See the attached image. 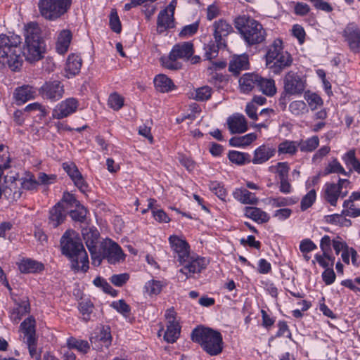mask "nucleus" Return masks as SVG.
Instances as JSON below:
<instances>
[{"mask_svg": "<svg viewBox=\"0 0 360 360\" xmlns=\"http://www.w3.org/2000/svg\"><path fill=\"white\" fill-rule=\"evenodd\" d=\"M103 257L108 259L111 264L123 261L125 258L120 246L110 239H106L101 243Z\"/></svg>", "mask_w": 360, "mask_h": 360, "instance_id": "9d476101", "label": "nucleus"}, {"mask_svg": "<svg viewBox=\"0 0 360 360\" xmlns=\"http://www.w3.org/2000/svg\"><path fill=\"white\" fill-rule=\"evenodd\" d=\"M342 174L343 175L349 176V173L345 171L341 164L338 161L337 159L331 160L328 165L325 167L323 171L324 175H328L330 174Z\"/></svg>", "mask_w": 360, "mask_h": 360, "instance_id": "79ce46f5", "label": "nucleus"}, {"mask_svg": "<svg viewBox=\"0 0 360 360\" xmlns=\"http://www.w3.org/2000/svg\"><path fill=\"white\" fill-rule=\"evenodd\" d=\"M330 245L331 240L330 237L327 235L324 236L321 240L320 248L323 252L324 257H326L328 260L330 261L333 264L335 258L329 255V252L331 251Z\"/></svg>", "mask_w": 360, "mask_h": 360, "instance_id": "864d4df0", "label": "nucleus"}, {"mask_svg": "<svg viewBox=\"0 0 360 360\" xmlns=\"http://www.w3.org/2000/svg\"><path fill=\"white\" fill-rule=\"evenodd\" d=\"M298 142L293 141H284L278 146V152L279 154L294 155L298 148Z\"/></svg>", "mask_w": 360, "mask_h": 360, "instance_id": "37998d69", "label": "nucleus"}, {"mask_svg": "<svg viewBox=\"0 0 360 360\" xmlns=\"http://www.w3.org/2000/svg\"><path fill=\"white\" fill-rule=\"evenodd\" d=\"M62 254L71 262V269L75 271H87L89 259L81 240L72 230L66 231L60 238Z\"/></svg>", "mask_w": 360, "mask_h": 360, "instance_id": "f257e3e1", "label": "nucleus"}, {"mask_svg": "<svg viewBox=\"0 0 360 360\" xmlns=\"http://www.w3.org/2000/svg\"><path fill=\"white\" fill-rule=\"evenodd\" d=\"M84 240L89 251L96 249V244L99 237V233L96 229H85L82 231Z\"/></svg>", "mask_w": 360, "mask_h": 360, "instance_id": "2f4dec72", "label": "nucleus"}, {"mask_svg": "<svg viewBox=\"0 0 360 360\" xmlns=\"http://www.w3.org/2000/svg\"><path fill=\"white\" fill-rule=\"evenodd\" d=\"M174 14L169 13V11L165 9L162 10L158 15V31L161 33L165 32L167 29L174 27Z\"/></svg>", "mask_w": 360, "mask_h": 360, "instance_id": "393cba45", "label": "nucleus"}, {"mask_svg": "<svg viewBox=\"0 0 360 360\" xmlns=\"http://www.w3.org/2000/svg\"><path fill=\"white\" fill-rule=\"evenodd\" d=\"M148 202V207L152 210L153 216L157 221L167 223L170 221L169 217L162 210L153 207V204L156 202L154 199L150 198Z\"/></svg>", "mask_w": 360, "mask_h": 360, "instance_id": "ea45409f", "label": "nucleus"}, {"mask_svg": "<svg viewBox=\"0 0 360 360\" xmlns=\"http://www.w3.org/2000/svg\"><path fill=\"white\" fill-rule=\"evenodd\" d=\"M249 63L247 56L241 55L234 57L229 63V70L230 72L237 75L240 71L248 68Z\"/></svg>", "mask_w": 360, "mask_h": 360, "instance_id": "7c9ffc66", "label": "nucleus"}, {"mask_svg": "<svg viewBox=\"0 0 360 360\" xmlns=\"http://www.w3.org/2000/svg\"><path fill=\"white\" fill-rule=\"evenodd\" d=\"M68 345L70 348L75 349L83 354L87 353L90 348V345L86 340H77L73 338L68 340Z\"/></svg>", "mask_w": 360, "mask_h": 360, "instance_id": "49530a36", "label": "nucleus"}, {"mask_svg": "<svg viewBox=\"0 0 360 360\" xmlns=\"http://www.w3.org/2000/svg\"><path fill=\"white\" fill-rule=\"evenodd\" d=\"M223 46H219L217 44H214L213 41H210L205 46V57L207 60H212L218 56L219 49Z\"/></svg>", "mask_w": 360, "mask_h": 360, "instance_id": "603ef678", "label": "nucleus"}, {"mask_svg": "<svg viewBox=\"0 0 360 360\" xmlns=\"http://www.w3.org/2000/svg\"><path fill=\"white\" fill-rule=\"evenodd\" d=\"M236 29L241 38L248 46L263 43L266 37V32L263 25L248 15H239L234 20Z\"/></svg>", "mask_w": 360, "mask_h": 360, "instance_id": "7ed1b4c3", "label": "nucleus"}, {"mask_svg": "<svg viewBox=\"0 0 360 360\" xmlns=\"http://www.w3.org/2000/svg\"><path fill=\"white\" fill-rule=\"evenodd\" d=\"M154 84L156 89L162 93L168 92L174 87L172 79L165 75L156 76L154 79Z\"/></svg>", "mask_w": 360, "mask_h": 360, "instance_id": "72a5a7b5", "label": "nucleus"}, {"mask_svg": "<svg viewBox=\"0 0 360 360\" xmlns=\"http://www.w3.org/2000/svg\"><path fill=\"white\" fill-rule=\"evenodd\" d=\"M63 169L72 181L82 174L78 170L77 166L73 163H64Z\"/></svg>", "mask_w": 360, "mask_h": 360, "instance_id": "338daca9", "label": "nucleus"}, {"mask_svg": "<svg viewBox=\"0 0 360 360\" xmlns=\"http://www.w3.org/2000/svg\"><path fill=\"white\" fill-rule=\"evenodd\" d=\"M75 209L70 211V216L72 220L78 222H84L87 214V210L82 205H79L75 207Z\"/></svg>", "mask_w": 360, "mask_h": 360, "instance_id": "09e8293b", "label": "nucleus"}, {"mask_svg": "<svg viewBox=\"0 0 360 360\" xmlns=\"http://www.w3.org/2000/svg\"><path fill=\"white\" fill-rule=\"evenodd\" d=\"M244 214L247 217L258 224L266 223L270 219V217L266 212L256 207H245Z\"/></svg>", "mask_w": 360, "mask_h": 360, "instance_id": "a878e982", "label": "nucleus"}, {"mask_svg": "<svg viewBox=\"0 0 360 360\" xmlns=\"http://www.w3.org/2000/svg\"><path fill=\"white\" fill-rule=\"evenodd\" d=\"M78 101L75 98H68L58 103L53 110L54 119L60 120L74 113L77 108Z\"/></svg>", "mask_w": 360, "mask_h": 360, "instance_id": "ddd939ff", "label": "nucleus"}, {"mask_svg": "<svg viewBox=\"0 0 360 360\" xmlns=\"http://www.w3.org/2000/svg\"><path fill=\"white\" fill-rule=\"evenodd\" d=\"M227 124L231 134H241L248 129L246 119L242 115L229 117L227 120Z\"/></svg>", "mask_w": 360, "mask_h": 360, "instance_id": "4be33fe9", "label": "nucleus"}, {"mask_svg": "<svg viewBox=\"0 0 360 360\" xmlns=\"http://www.w3.org/2000/svg\"><path fill=\"white\" fill-rule=\"evenodd\" d=\"M18 269L23 274H34L42 271L44 265L31 259H24L18 263Z\"/></svg>", "mask_w": 360, "mask_h": 360, "instance_id": "cd10ccee", "label": "nucleus"}, {"mask_svg": "<svg viewBox=\"0 0 360 360\" xmlns=\"http://www.w3.org/2000/svg\"><path fill=\"white\" fill-rule=\"evenodd\" d=\"M129 276L128 274L124 273L120 274L112 275L110 280V282L115 286L121 287L127 283L129 280Z\"/></svg>", "mask_w": 360, "mask_h": 360, "instance_id": "69168bd1", "label": "nucleus"}, {"mask_svg": "<svg viewBox=\"0 0 360 360\" xmlns=\"http://www.w3.org/2000/svg\"><path fill=\"white\" fill-rule=\"evenodd\" d=\"M212 27L215 43L219 46H226L224 38L233 32L232 26L226 20L219 19L213 23Z\"/></svg>", "mask_w": 360, "mask_h": 360, "instance_id": "dca6fc26", "label": "nucleus"}, {"mask_svg": "<svg viewBox=\"0 0 360 360\" xmlns=\"http://www.w3.org/2000/svg\"><path fill=\"white\" fill-rule=\"evenodd\" d=\"M233 198L243 204L257 205L259 200L255 194L245 188H236L233 192Z\"/></svg>", "mask_w": 360, "mask_h": 360, "instance_id": "bb28decb", "label": "nucleus"}, {"mask_svg": "<svg viewBox=\"0 0 360 360\" xmlns=\"http://www.w3.org/2000/svg\"><path fill=\"white\" fill-rule=\"evenodd\" d=\"M257 89L268 96H274L276 92L275 82L272 79L263 78L259 76Z\"/></svg>", "mask_w": 360, "mask_h": 360, "instance_id": "f704fd0d", "label": "nucleus"}, {"mask_svg": "<svg viewBox=\"0 0 360 360\" xmlns=\"http://www.w3.org/2000/svg\"><path fill=\"white\" fill-rule=\"evenodd\" d=\"M342 35L350 50L354 53H359L360 51V30L358 26L354 23L348 24Z\"/></svg>", "mask_w": 360, "mask_h": 360, "instance_id": "4468645a", "label": "nucleus"}, {"mask_svg": "<svg viewBox=\"0 0 360 360\" xmlns=\"http://www.w3.org/2000/svg\"><path fill=\"white\" fill-rule=\"evenodd\" d=\"M82 65V60L81 57L76 54H70L68 57L65 65V76L68 78L77 75L81 69Z\"/></svg>", "mask_w": 360, "mask_h": 360, "instance_id": "b1692460", "label": "nucleus"}, {"mask_svg": "<svg viewBox=\"0 0 360 360\" xmlns=\"http://www.w3.org/2000/svg\"><path fill=\"white\" fill-rule=\"evenodd\" d=\"M161 61L162 65L169 70H178L181 68V63L177 61L176 57L172 56V53H169L168 57H162Z\"/></svg>", "mask_w": 360, "mask_h": 360, "instance_id": "4d7b16f0", "label": "nucleus"}, {"mask_svg": "<svg viewBox=\"0 0 360 360\" xmlns=\"http://www.w3.org/2000/svg\"><path fill=\"white\" fill-rule=\"evenodd\" d=\"M9 160L3 165H0V198L2 195H4L8 200H17L20 196V192L15 191L13 193H9L8 189L6 188H3V185L1 184V176L3 175V169H6L10 167Z\"/></svg>", "mask_w": 360, "mask_h": 360, "instance_id": "4c0bfd02", "label": "nucleus"}, {"mask_svg": "<svg viewBox=\"0 0 360 360\" xmlns=\"http://www.w3.org/2000/svg\"><path fill=\"white\" fill-rule=\"evenodd\" d=\"M110 26L115 33H120L122 30L121 22L116 11L112 10L110 15Z\"/></svg>", "mask_w": 360, "mask_h": 360, "instance_id": "680f3d73", "label": "nucleus"}, {"mask_svg": "<svg viewBox=\"0 0 360 360\" xmlns=\"http://www.w3.org/2000/svg\"><path fill=\"white\" fill-rule=\"evenodd\" d=\"M59 202H62V207H66L67 212H68V210L70 207H74L80 205L79 202L75 198L74 195L68 192L63 193V198Z\"/></svg>", "mask_w": 360, "mask_h": 360, "instance_id": "5fc2aeb1", "label": "nucleus"}, {"mask_svg": "<svg viewBox=\"0 0 360 360\" xmlns=\"http://www.w3.org/2000/svg\"><path fill=\"white\" fill-rule=\"evenodd\" d=\"M66 207H62V202H58L49 211V224L53 228L61 224L66 217Z\"/></svg>", "mask_w": 360, "mask_h": 360, "instance_id": "412c9836", "label": "nucleus"}, {"mask_svg": "<svg viewBox=\"0 0 360 360\" xmlns=\"http://www.w3.org/2000/svg\"><path fill=\"white\" fill-rule=\"evenodd\" d=\"M284 90L290 95L302 94L306 87V80L293 71L288 72L283 79Z\"/></svg>", "mask_w": 360, "mask_h": 360, "instance_id": "6e6552de", "label": "nucleus"}, {"mask_svg": "<svg viewBox=\"0 0 360 360\" xmlns=\"http://www.w3.org/2000/svg\"><path fill=\"white\" fill-rule=\"evenodd\" d=\"M259 75L255 73H245L239 79L240 89L243 93H249L257 88Z\"/></svg>", "mask_w": 360, "mask_h": 360, "instance_id": "5701e85b", "label": "nucleus"}, {"mask_svg": "<svg viewBox=\"0 0 360 360\" xmlns=\"http://www.w3.org/2000/svg\"><path fill=\"white\" fill-rule=\"evenodd\" d=\"M72 40V33L68 30H63L58 34L56 49L58 53L64 54L68 50Z\"/></svg>", "mask_w": 360, "mask_h": 360, "instance_id": "c756f323", "label": "nucleus"}, {"mask_svg": "<svg viewBox=\"0 0 360 360\" xmlns=\"http://www.w3.org/2000/svg\"><path fill=\"white\" fill-rule=\"evenodd\" d=\"M191 339L211 356H217L222 352V335L210 328L201 326L195 328L191 333Z\"/></svg>", "mask_w": 360, "mask_h": 360, "instance_id": "39448f33", "label": "nucleus"}, {"mask_svg": "<svg viewBox=\"0 0 360 360\" xmlns=\"http://www.w3.org/2000/svg\"><path fill=\"white\" fill-rule=\"evenodd\" d=\"M181 328L179 323H167L164 339L168 343H174L179 338Z\"/></svg>", "mask_w": 360, "mask_h": 360, "instance_id": "c9c22d12", "label": "nucleus"}, {"mask_svg": "<svg viewBox=\"0 0 360 360\" xmlns=\"http://www.w3.org/2000/svg\"><path fill=\"white\" fill-rule=\"evenodd\" d=\"M210 189L221 200H224L226 197V191L224 186L218 181H211L209 184Z\"/></svg>", "mask_w": 360, "mask_h": 360, "instance_id": "052dcab7", "label": "nucleus"}, {"mask_svg": "<svg viewBox=\"0 0 360 360\" xmlns=\"http://www.w3.org/2000/svg\"><path fill=\"white\" fill-rule=\"evenodd\" d=\"M342 207V214H343V216L353 218L360 216V208L357 207L354 202H351V200H345Z\"/></svg>", "mask_w": 360, "mask_h": 360, "instance_id": "c03bdc74", "label": "nucleus"}, {"mask_svg": "<svg viewBox=\"0 0 360 360\" xmlns=\"http://www.w3.org/2000/svg\"><path fill=\"white\" fill-rule=\"evenodd\" d=\"M111 342L112 336L108 326H102L90 337L91 345L96 350H101L103 347L108 348Z\"/></svg>", "mask_w": 360, "mask_h": 360, "instance_id": "f8f14e48", "label": "nucleus"}, {"mask_svg": "<svg viewBox=\"0 0 360 360\" xmlns=\"http://www.w3.org/2000/svg\"><path fill=\"white\" fill-rule=\"evenodd\" d=\"M145 289L146 292L150 295H158L162 288V285L160 281L151 280L148 281L145 285Z\"/></svg>", "mask_w": 360, "mask_h": 360, "instance_id": "3c124183", "label": "nucleus"}, {"mask_svg": "<svg viewBox=\"0 0 360 360\" xmlns=\"http://www.w3.org/2000/svg\"><path fill=\"white\" fill-rule=\"evenodd\" d=\"M36 91L29 85L22 86L16 89L15 92V98L18 105L25 103L27 101L34 98Z\"/></svg>", "mask_w": 360, "mask_h": 360, "instance_id": "c85d7f7f", "label": "nucleus"}, {"mask_svg": "<svg viewBox=\"0 0 360 360\" xmlns=\"http://www.w3.org/2000/svg\"><path fill=\"white\" fill-rule=\"evenodd\" d=\"M199 27L198 22H195L192 24L186 25L183 27L180 32L181 37L192 36L197 32Z\"/></svg>", "mask_w": 360, "mask_h": 360, "instance_id": "774afa93", "label": "nucleus"}, {"mask_svg": "<svg viewBox=\"0 0 360 360\" xmlns=\"http://www.w3.org/2000/svg\"><path fill=\"white\" fill-rule=\"evenodd\" d=\"M18 174L13 172H11L10 174H6L4 176V183L6 184L5 188L8 189L9 193H12L13 189L16 188L15 181L18 180Z\"/></svg>", "mask_w": 360, "mask_h": 360, "instance_id": "e2e57ef3", "label": "nucleus"}, {"mask_svg": "<svg viewBox=\"0 0 360 360\" xmlns=\"http://www.w3.org/2000/svg\"><path fill=\"white\" fill-rule=\"evenodd\" d=\"M182 264H185L180 269V272L184 274L187 278L195 273H200L206 266V261L204 258H193L190 255L188 261L183 262Z\"/></svg>", "mask_w": 360, "mask_h": 360, "instance_id": "f3484780", "label": "nucleus"}, {"mask_svg": "<svg viewBox=\"0 0 360 360\" xmlns=\"http://www.w3.org/2000/svg\"><path fill=\"white\" fill-rule=\"evenodd\" d=\"M21 43L17 34H0V64L7 65L12 70L18 69L22 63Z\"/></svg>", "mask_w": 360, "mask_h": 360, "instance_id": "f03ea898", "label": "nucleus"}, {"mask_svg": "<svg viewBox=\"0 0 360 360\" xmlns=\"http://www.w3.org/2000/svg\"><path fill=\"white\" fill-rule=\"evenodd\" d=\"M25 48L22 53L25 59L34 63L43 58L46 51V44L37 23L32 22L25 26Z\"/></svg>", "mask_w": 360, "mask_h": 360, "instance_id": "20e7f679", "label": "nucleus"}, {"mask_svg": "<svg viewBox=\"0 0 360 360\" xmlns=\"http://www.w3.org/2000/svg\"><path fill=\"white\" fill-rule=\"evenodd\" d=\"M266 62L269 68L276 74L291 65L292 57L288 51L283 50L282 40L276 39L269 46L266 53Z\"/></svg>", "mask_w": 360, "mask_h": 360, "instance_id": "423d86ee", "label": "nucleus"}, {"mask_svg": "<svg viewBox=\"0 0 360 360\" xmlns=\"http://www.w3.org/2000/svg\"><path fill=\"white\" fill-rule=\"evenodd\" d=\"M71 0H39L41 15L48 20H55L63 15L70 6Z\"/></svg>", "mask_w": 360, "mask_h": 360, "instance_id": "0eeeda50", "label": "nucleus"}, {"mask_svg": "<svg viewBox=\"0 0 360 360\" xmlns=\"http://www.w3.org/2000/svg\"><path fill=\"white\" fill-rule=\"evenodd\" d=\"M108 105L113 110H118L124 105V98L117 93L112 94L108 98Z\"/></svg>", "mask_w": 360, "mask_h": 360, "instance_id": "13d9d810", "label": "nucleus"}, {"mask_svg": "<svg viewBox=\"0 0 360 360\" xmlns=\"http://www.w3.org/2000/svg\"><path fill=\"white\" fill-rule=\"evenodd\" d=\"M342 160L346 166L349 169L348 172L349 175L354 170L360 174V162L356 158V153L354 150H350L342 156Z\"/></svg>", "mask_w": 360, "mask_h": 360, "instance_id": "473e14b6", "label": "nucleus"}, {"mask_svg": "<svg viewBox=\"0 0 360 360\" xmlns=\"http://www.w3.org/2000/svg\"><path fill=\"white\" fill-rule=\"evenodd\" d=\"M347 191H342L338 185L334 183H327L324 187V198L332 206L337 205L338 200L340 197L345 198Z\"/></svg>", "mask_w": 360, "mask_h": 360, "instance_id": "a211bd4d", "label": "nucleus"}, {"mask_svg": "<svg viewBox=\"0 0 360 360\" xmlns=\"http://www.w3.org/2000/svg\"><path fill=\"white\" fill-rule=\"evenodd\" d=\"M275 167L276 172L278 174L279 176V180L288 178V172L290 170V167L288 166V162H278Z\"/></svg>", "mask_w": 360, "mask_h": 360, "instance_id": "0e129e2a", "label": "nucleus"}, {"mask_svg": "<svg viewBox=\"0 0 360 360\" xmlns=\"http://www.w3.org/2000/svg\"><path fill=\"white\" fill-rule=\"evenodd\" d=\"M212 94V89L208 86H204L195 90V94H193V98L198 101H205L210 98Z\"/></svg>", "mask_w": 360, "mask_h": 360, "instance_id": "de8ad7c7", "label": "nucleus"}, {"mask_svg": "<svg viewBox=\"0 0 360 360\" xmlns=\"http://www.w3.org/2000/svg\"><path fill=\"white\" fill-rule=\"evenodd\" d=\"M228 158L231 162L238 165H243L246 162H250V155L249 154L236 150L229 151Z\"/></svg>", "mask_w": 360, "mask_h": 360, "instance_id": "a19ab883", "label": "nucleus"}, {"mask_svg": "<svg viewBox=\"0 0 360 360\" xmlns=\"http://www.w3.org/2000/svg\"><path fill=\"white\" fill-rule=\"evenodd\" d=\"M257 139L254 133L248 134L242 136H234L229 140V144L233 147H243L250 144Z\"/></svg>", "mask_w": 360, "mask_h": 360, "instance_id": "e433bc0d", "label": "nucleus"}, {"mask_svg": "<svg viewBox=\"0 0 360 360\" xmlns=\"http://www.w3.org/2000/svg\"><path fill=\"white\" fill-rule=\"evenodd\" d=\"M94 305L89 300H83L79 304V310L83 316V319L88 321L90 319V314L93 311Z\"/></svg>", "mask_w": 360, "mask_h": 360, "instance_id": "8fccbe9b", "label": "nucleus"}, {"mask_svg": "<svg viewBox=\"0 0 360 360\" xmlns=\"http://www.w3.org/2000/svg\"><path fill=\"white\" fill-rule=\"evenodd\" d=\"M276 154V148L268 145H262L254 152V156L250 162L255 165H261L267 162Z\"/></svg>", "mask_w": 360, "mask_h": 360, "instance_id": "6ab92c4d", "label": "nucleus"}, {"mask_svg": "<svg viewBox=\"0 0 360 360\" xmlns=\"http://www.w3.org/2000/svg\"><path fill=\"white\" fill-rule=\"evenodd\" d=\"M289 110L295 116L300 117L308 112L309 109L303 101H295L290 103Z\"/></svg>", "mask_w": 360, "mask_h": 360, "instance_id": "a18cd8bd", "label": "nucleus"}, {"mask_svg": "<svg viewBox=\"0 0 360 360\" xmlns=\"http://www.w3.org/2000/svg\"><path fill=\"white\" fill-rule=\"evenodd\" d=\"M64 91V86L58 80L46 82L39 89V93L42 98L51 101L60 99Z\"/></svg>", "mask_w": 360, "mask_h": 360, "instance_id": "9b49d317", "label": "nucleus"}, {"mask_svg": "<svg viewBox=\"0 0 360 360\" xmlns=\"http://www.w3.org/2000/svg\"><path fill=\"white\" fill-rule=\"evenodd\" d=\"M20 328L24 333V338H26V343L28 347L30 354L32 357H34L37 353L34 319L32 316L27 318L21 323Z\"/></svg>", "mask_w": 360, "mask_h": 360, "instance_id": "1a4fd4ad", "label": "nucleus"}, {"mask_svg": "<svg viewBox=\"0 0 360 360\" xmlns=\"http://www.w3.org/2000/svg\"><path fill=\"white\" fill-rule=\"evenodd\" d=\"M172 56L178 59L188 60L194 53L193 44L191 42L186 41L176 44L173 46Z\"/></svg>", "mask_w": 360, "mask_h": 360, "instance_id": "aec40b11", "label": "nucleus"}, {"mask_svg": "<svg viewBox=\"0 0 360 360\" xmlns=\"http://www.w3.org/2000/svg\"><path fill=\"white\" fill-rule=\"evenodd\" d=\"M316 193L314 189L309 191L302 199L300 208L302 211L310 207L316 200Z\"/></svg>", "mask_w": 360, "mask_h": 360, "instance_id": "6e6d98bb", "label": "nucleus"}, {"mask_svg": "<svg viewBox=\"0 0 360 360\" xmlns=\"http://www.w3.org/2000/svg\"><path fill=\"white\" fill-rule=\"evenodd\" d=\"M304 98L312 110L323 104L321 98L316 94L306 93L304 94Z\"/></svg>", "mask_w": 360, "mask_h": 360, "instance_id": "bf43d9fd", "label": "nucleus"}, {"mask_svg": "<svg viewBox=\"0 0 360 360\" xmlns=\"http://www.w3.org/2000/svg\"><path fill=\"white\" fill-rule=\"evenodd\" d=\"M169 242L172 249L177 254L179 262L188 261L190 255L188 243L175 235L169 236Z\"/></svg>", "mask_w": 360, "mask_h": 360, "instance_id": "2eb2a0df", "label": "nucleus"}, {"mask_svg": "<svg viewBox=\"0 0 360 360\" xmlns=\"http://www.w3.org/2000/svg\"><path fill=\"white\" fill-rule=\"evenodd\" d=\"M319 145V139L317 136H314L306 140H302L298 142V147L302 152L310 153L314 151Z\"/></svg>", "mask_w": 360, "mask_h": 360, "instance_id": "58836bf2", "label": "nucleus"}]
</instances>
